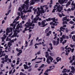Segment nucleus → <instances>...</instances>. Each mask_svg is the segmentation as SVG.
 <instances>
[{"instance_id": "1", "label": "nucleus", "mask_w": 75, "mask_h": 75, "mask_svg": "<svg viewBox=\"0 0 75 75\" xmlns=\"http://www.w3.org/2000/svg\"><path fill=\"white\" fill-rule=\"evenodd\" d=\"M29 7V6L26 5H25V4H23V6H21V7L22 8H23V9H24V8H25V7H26V10H28V9Z\"/></svg>"}, {"instance_id": "2", "label": "nucleus", "mask_w": 75, "mask_h": 75, "mask_svg": "<svg viewBox=\"0 0 75 75\" xmlns=\"http://www.w3.org/2000/svg\"><path fill=\"white\" fill-rule=\"evenodd\" d=\"M67 72L68 73L70 72V69L68 70V69H64L63 70V71H62V73H66V72Z\"/></svg>"}, {"instance_id": "3", "label": "nucleus", "mask_w": 75, "mask_h": 75, "mask_svg": "<svg viewBox=\"0 0 75 75\" xmlns=\"http://www.w3.org/2000/svg\"><path fill=\"white\" fill-rule=\"evenodd\" d=\"M46 21L45 20H44L43 22L42 23L43 25H42L40 26V27H45L46 25H48V23H47L46 24L45 23H46Z\"/></svg>"}, {"instance_id": "4", "label": "nucleus", "mask_w": 75, "mask_h": 75, "mask_svg": "<svg viewBox=\"0 0 75 75\" xmlns=\"http://www.w3.org/2000/svg\"><path fill=\"white\" fill-rule=\"evenodd\" d=\"M71 71H70V72H71L73 74H75V67H74V66H72L71 67Z\"/></svg>"}, {"instance_id": "5", "label": "nucleus", "mask_w": 75, "mask_h": 75, "mask_svg": "<svg viewBox=\"0 0 75 75\" xmlns=\"http://www.w3.org/2000/svg\"><path fill=\"white\" fill-rule=\"evenodd\" d=\"M40 1V0H31V1H30V3H33V4H34L35 2H39Z\"/></svg>"}, {"instance_id": "6", "label": "nucleus", "mask_w": 75, "mask_h": 75, "mask_svg": "<svg viewBox=\"0 0 75 75\" xmlns=\"http://www.w3.org/2000/svg\"><path fill=\"white\" fill-rule=\"evenodd\" d=\"M39 18H35L33 19V23H37L38 20Z\"/></svg>"}, {"instance_id": "7", "label": "nucleus", "mask_w": 75, "mask_h": 75, "mask_svg": "<svg viewBox=\"0 0 75 75\" xmlns=\"http://www.w3.org/2000/svg\"><path fill=\"white\" fill-rule=\"evenodd\" d=\"M57 9L59 10H61L62 11L63 10V7L62 6H61L60 5H59L58 6H57Z\"/></svg>"}, {"instance_id": "8", "label": "nucleus", "mask_w": 75, "mask_h": 75, "mask_svg": "<svg viewBox=\"0 0 75 75\" xmlns=\"http://www.w3.org/2000/svg\"><path fill=\"white\" fill-rule=\"evenodd\" d=\"M28 1H29V0H26V1H25V2H24L25 4L26 5V6H29L30 5V4H28Z\"/></svg>"}, {"instance_id": "9", "label": "nucleus", "mask_w": 75, "mask_h": 75, "mask_svg": "<svg viewBox=\"0 0 75 75\" xmlns=\"http://www.w3.org/2000/svg\"><path fill=\"white\" fill-rule=\"evenodd\" d=\"M43 22V21H42L41 23L40 22H38V25L39 26H41V25H42Z\"/></svg>"}, {"instance_id": "10", "label": "nucleus", "mask_w": 75, "mask_h": 75, "mask_svg": "<svg viewBox=\"0 0 75 75\" xmlns=\"http://www.w3.org/2000/svg\"><path fill=\"white\" fill-rule=\"evenodd\" d=\"M50 27H48V28L45 30V33H47V32H48V31L50 30Z\"/></svg>"}, {"instance_id": "11", "label": "nucleus", "mask_w": 75, "mask_h": 75, "mask_svg": "<svg viewBox=\"0 0 75 75\" xmlns=\"http://www.w3.org/2000/svg\"><path fill=\"white\" fill-rule=\"evenodd\" d=\"M46 53V55H45V57L46 58H48V57H49V53L48 52H45Z\"/></svg>"}, {"instance_id": "12", "label": "nucleus", "mask_w": 75, "mask_h": 75, "mask_svg": "<svg viewBox=\"0 0 75 75\" xmlns=\"http://www.w3.org/2000/svg\"><path fill=\"white\" fill-rule=\"evenodd\" d=\"M52 59H53V58H52L51 56H49L47 58V59H49V60H51Z\"/></svg>"}, {"instance_id": "13", "label": "nucleus", "mask_w": 75, "mask_h": 75, "mask_svg": "<svg viewBox=\"0 0 75 75\" xmlns=\"http://www.w3.org/2000/svg\"><path fill=\"white\" fill-rule=\"evenodd\" d=\"M6 33H10V30L9 29V28H7L6 30Z\"/></svg>"}, {"instance_id": "14", "label": "nucleus", "mask_w": 75, "mask_h": 75, "mask_svg": "<svg viewBox=\"0 0 75 75\" xmlns=\"http://www.w3.org/2000/svg\"><path fill=\"white\" fill-rule=\"evenodd\" d=\"M11 6H12V5L11 4V2L9 4V6L8 7V10H10V9L11 8Z\"/></svg>"}, {"instance_id": "15", "label": "nucleus", "mask_w": 75, "mask_h": 75, "mask_svg": "<svg viewBox=\"0 0 75 75\" xmlns=\"http://www.w3.org/2000/svg\"><path fill=\"white\" fill-rule=\"evenodd\" d=\"M72 40H73V41H75V35H74L72 36Z\"/></svg>"}, {"instance_id": "16", "label": "nucleus", "mask_w": 75, "mask_h": 75, "mask_svg": "<svg viewBox=\"0 0 75 75\" xmlns=\"http://www.w3.org/2000/svg\"><path fill=\"white\" fill-rule=\"evenodd\" d=\"M52 43L54 44V45H56V41L55 40H52Z\"/></svg>"}, {"instance_id": "17", "label": "nucleus", "mask_w": 75, "mask_h": 75, "mask_svg": "<svg viewBox=\"0 0 75 75\" xmlns=\"http://www.w3.org/2000/svg\"><path fill=\"white\" fill-rule=\"evenodd\" d=\"M23 52L22 51H21V52H19L17 54V56H20V55H21V54Z\"/></svg>"}, {"instance_id": "18", "label": "nucleus", "mask_w": 75, "mask_h": 75, "mask_svg": "<svg viewBox=\"0 0 75 75\" xmlns=\"http://www.w3.org/2000/svg\"><path fill=\"white\" fill-rule=\"evenodd\" d=\"M46 62H47L48 64H51V62L50 61V60L49 59H47Z\"/></svg>"}, {"instance_id": "19", "label": "nucleus", "mask_w": 75, "mask_h": 75, "mask_svg": "<svg viewBox=\"0 0 75 75\" xmlns=\"http://www.w3.org/2000/svg\"><path fill=\"white\" fill-rule=\"evenodd\" d=\"M61 11H62V9L61 10H60L57 8V10L56 11V12H57V11H58L59 13H60V12H61Z\"/></svg>"}, {"instance_id": "20", "label": "nucleus", "mask_w": 75, "mask_h": 75, "mask_svg": "<svg viewBox=\"0 0 75 75\" xmlns=\"http://www.w3.org/2000/svg\"><path fill=\"white\" fill-rule=\"evenodd\" d=\"M65 24H68V22H67L66 21H63L62 23L63 25Z\"/></svg>"}, {"instance_id": "21", "label": "nucleus", "mask_w": 75, "mask_h": 75, "mask_svg": "<svg viewBox=\"0 0 75 75\" xmlns=\"http://www.w3.org/2000/svg\"><path fill=\"white\" fill-rule=\"evenodd\" d=\"M7 35H6V34H5L3 35V37H2L6 39L7 38Z\"/></svg>"}, {"instance_id": "22", "label": "nucleus", "mask_w": 75, "mask_h": 75, "mask_svg": "<svg viewBox=\"0 0 75 75\" xmlns=\"http://www.w3.org/2000/svg\"><path fill=\"white\" fill-rule=\"evenodd\" d=\"M45 20V21H51V18H48V19H46Z\"/></svg>"}, {"instance_id": "23", "label": "nucleus", "mask_w": 75, "mask_h": 75, "mask_svg": "<svg viewBox=\"0 0 75 75\" xmlns=\"http://www.w3.org/2000/svg\"><path fill=\"white\" fill-rule=\"evenodd\" d=\"M67 40H65L63 42H62L63 45H64L65 43H66L67 42Z\"/></svg>"}, {"instance_id": "24", "label": "nucleus", "mask_w": 75, "mask_h": 75, "mask_svg": "<svg viewBox=\"0 0 75 75\" xmlns=\"http://www.w3.org/2000/svg\"><path fill=\"white\" fill-rule=\"evenodd\" d=\"M33 39H32L30 42V45H33Z\"/></svg>"}, {"instance_id": "25", "label": "nucleus", "mask_w": 75, "mask_h": 75, "mask_svg": "<svg viewBox=\"0 0 75 75\" xmlns=\"http://www.w3.org/2000/svg\"><path fill=\"white\" fill-rule=\"evenodd\" d=\"M27 13L31 12V9H28L27 11H26Z\"/></svg>"}, {"instance_id": "26", "label": "nucleus", "mask_w": 75, "mask_h": 75, "mask_svg": "<svg viewBox=\"0 0 75 75\" xmlns=\"http://www.w3.org/2000/svg\"><path fill=\"white\" fill-rule=\"evenodd\" d=\"M1 39H2V42H4V40H5L6 39H5V38L2 37L1 38Z\"/></svg>"}, {"instance_id": "27", "label": "nucleus", "mask_w": 75, "mask_h": 75, "mask_svg": "<svg viewBox=\"0 0 75 75\" xmlns=\"http://www.w3.org/2000/svg\"><path fill=\"white\" fill-rule=\"evenodd\" d=\"M49 54H50V55L52 56V57H54V54L53 53H50Z\"/></svg>"}, {"instance_id": "28", "label": "nucleus", "mask_w": 75, "mask_h": 75, "mask_svg": "<svg viewBox=\"0 0 75 75\" xmlns=\"http://www.w3.org/2000/svg\"><path fill=\"white\" fill-rule=\"evenodd\" d=\"M56 10H57V8H54V9H53L52 12V13H55V11Z\"/></svg>"}, {"instance_id": "29", "label": "nucleus", "mask_w": 75, "mask_h": 75, "mask_svg": "<svg viewBox=\"0 0 75 75\" xmlns=\"http://www.w3.org/2000/svg\"><path fill=\"white\" fill-rule=\"evenodd\" d=\"M16 50L17 51H18V52H20L21 51H22V50H19L18 49V48H17L16 49Z\"/></svg>"}, {"instance_id": "30", "label": "nucleus", "mask_w": 75, "mask_h": 75, "mask_svg": "<svg viewBox=\"0 0 75 75\" xmlns=\"http://www.w3.org/2000/svg\"><path fill=\"white\" fill-rule=\"evenodd\" d=\"M18 11H21L22 10V8H21V7H19L18 9Z\"/></svg>"}, {"instance_id": "31", "label": "nucleus", "mask_w": 75, "mask_h": 75, "mask_svg": "<svg viewBox=\"0 0 75 75\" xmlns=\"http://www.w3.org/2000/svg\"><path fill=\"white\" fill-rule=\"evenodd\" d=\"M63 38V39H65V38H66V36H65V35H62V37Z\"/></svg>"}, {"instance_id": "32", "label": "nucleus", "mask_w": 75, "mask_h": 75, "mask_svg": "<svg viewBox=\"0 0 75 75\" xmlns=\"http://www.w3.org/2000/svg\"><path fill=\"white\" fill-rule=\"evenodd\" d=\"M8 44L11 46L12 45V42H11V41H10V42H8Z\"/></svg>"}, {"instance_id": "33", "label": "nucleus", "mask_w": 75, "mask_h": 75, "mask_svg": "<svg viewBox=\"0 0 75 75\" xmlns=\"http://www.w3.org/2000/svg\"><path fill=\"white\" fill-rule=\"evenodd\" d=\"M69 24H74V22L73 21H70L69 22Z\"/></svg>"}, {"instance_id": "34", "label": "nucleus", "mask_w": 75, "mask_h": 75, "mask_svg": "<svg viewBox=\"0 0 75 75\" xmlns=\"http://www.w3.org/2000/svg\"><path fill=\"white\" fill-rule=\"evenodd\" d=\"M56 60L57 62H59V61H61V58H60L59 59H56Z\"/></svg>"}, {"instance_id": "35", "label": "nucleus", "mask_w": 75, "mask_h": 75, "mask_svg": "<svg viewBox=\"0 0 75 75\" xmlns=\"http://www.w3.org/2000/svg\"><path fill=\"white\" fill-rule=\"evenodd\" d=\"M18 31V30H17V29H15V30H13V32L14 33H17V31Z\"/></svg>"}, {"instance_id": "36", "label": "nucleus", "mask_w": 75, "mask_h": 75, "mask_svg": "<svg viewBox=\"0 0 75 75\" xmlns=\"http://www.w3.org/2000/svg\"><path fill=\"white\" fill-rule=\"evenodd\" d=\"M59 42L58 41H56V46H57V45H58V44H59Z\"/></svg>"}, {"instance_id": "37", "label": "nucleus", "mask_w": 75, "mask_h": 75, "mask_svg": "<svg viewBox=\"0 0 75 75\" xmlns=\"http://www.w3.org/2000/svg\"><path fill=\"white\" fill-rule=\"evenodd\" d=\"M20 18V16H18L16 18V21H17V20H18Z\"/></svg>"}, {"instance_id": "38", "label": "nucleus", "mask_w": 75, "mask_h": 75, "mask_svg": "<svg viewBox=\"0 0 75 75\" xmlns=\"http://www.w3.org/2000/svg\"><path fill=\"white\" fill-rule=\"evenodd\" d=\"M75 45H72V44H71L70 45V46L71 48H74V46Z\"/></svg>"}, {"instance_id": "39", "label": "nucleus", "mask_w": 75, "mask_h": 75, "mask_svg": "<svg viewBox=\"0 0 75 75\" xmlns=\"http://www.w3.org/2000/svg\"><path fill=\"white\" fill-rule=\"evenodd\" d=\"M23 13H27V11H25V9H24L23 10Z\"/></svg>"}, {"instance_id": "40", "label": "nucleus", "mask_w": 75, "mask_h": 75, "mask_svg": "<svg viewBox=\"0 0 75 75\" xmlns=\"http://www.w3.org/2000/svg\"><path fill=\"white\" fill-rule=\"evenodd\" d=\"M5 60H4V61H5V62H7L8 61V59H6V58H5Z\"/></svg>"}, {"instance_id": "41", "label": "nucleus", "mask_w": 75, "mask_h": 75, "mask_svg": "<svg viewBox=\"0 0 75 75\" xmlns=\"http://www.w3.org/2000/svg\"><path fill=\"white\" fill-rule=\"evenodd\" d=\"M14 22H13V23L12 24H11V27L12 26V27H13L14 26Z\"/></svg>"}, {"instance_id": "42", "label": "nucleus", "mask_w": 75, "mask_h": 75, "mask_svg": "<svg viewBox=\"0 0 75 75\" xmlns=\"http://www.w3.org/2000/svg\"><path fill=\"white\" fill-rule=\"evenodd\" d=\"M52 21L53 22V23H57V22H56V21H55V18H54V19Z\"/></svg>"}, {"instance_id": "43", "label": "nucleus", "mask_w": 75, "mask_h": 75, "mask_svg": "<svg viewBox=\"0 0 75 75\" xmlns=\"http://www.w3.org/2000/svg\"><path fill=\"white\" fill-rule=\"evenodd\" d=\"M42 62V60H41L39 62H35V64H38Z\"/></svg>"}, {"instance_id": "44", "label": "nucleus", "mask_w": 75, "mask_h": 75, "mask_svg": "<svg viewBox=\"0 0 75 75\" xmlns=\"http://www.w3.org/2000/svg\"><path fill=\"white\" fill-rule=\"evenodd\" d=\"M19 62H20V60L17 61V63H16V65H18V64H19Z\"/></svg>"}, {"instance_id": "45", "label": "nucleus", "mask_w": 75, "mask_h": 75, "mask_svg": "<svg viewBox=\"0 0 75 75\" xmlns=\"http://www.w3.org/2000/svg\"><path fill=\"white\" fill-rule=\"evenodd\" d=\"M37 9H38V11H41V10H40V7H38L37 8Z\"/></svg>"}, {"instance_id": "46", "label": "nucleus", "mask_w": 75, "mask_h": 75, "mask_svg": "<svg viewBox=\"0 0 75 75\" xmlns=\"http://www.w3.org/2000/svg\"><path fill=\"white\" fill-rule=\"evenodd\" d=\"M9 30H10L11 31H11H13V28L11 27L10 28Z\"/></svg>"}, {"instance_id": "47", "label": "nucleus", "mask_w": 75, "mask_h": 75, "mask_svg": "<svg viewBox=\"0 0 75 75\" xmlns=\"http://www.w3.org/2000/svg\"><path fill=\"white\" fill-rule=\"evenodd\" d=\"M12 72H13V70L11 69L10 71H9V74H11V73H12Z\"/></svg>"}, {"instance_id": "48", "label": "nucleus", "mask_w": 75, "mask_h": 75, "mask_svg": "<svg viewBox=\"0 0 75 75\" xmlns=\"http://www.w3.org/2000/svg\"><path fill=\"white\" fill-rule=\"evenodd\" d=\"M71 4V1H69L67 3V6H69Z\"/></svg>"}, {"instance_id": "49", "label": "nucleus", "mask_w": 75, "mask_h": 75, "mask_svg": "<svg viewBox=\"0 0 75 75\" xmlns=\"http://www.w3.org/2000/svg\"><path fill=\"white\" fill-rule=\"evenodd\" d=\"M40 9L42 10H44V8H43L42 6H40Z\"/></svg>"}, {"instance_id": "50", "label": "nucleus", "mask_w": 75, "mask_h": 75, "mask_svg": "<svg viewBox=\"0 0 75 75\" xmlns=\"http://www.w3.org/2000/svg\"><path fill=\"white\" fill-rule=\"evenodd\" d=\"M26 24H27V25H30V24H31V22H27L26 23Z\"/></svg>"}, {"instance_id": "51", "label": "nucleus", "mask_w": 75, "mask_h": 75, "mask_svg": "<svg viewBox=\"0 0 75 75\" xmlns=\"http://www.w3.org/2000/svg\"><path fill=\"white\" fill-rule=\"evenodd\" d=\"M75 55H73L72 56V60L73 61H74V60L75 59Z\"/></svg>"}, {"instance_id": "52", "label": "nucleus", "mask_w": 75, "mask_h": 75, "mask_svg": "<svg viewBox=\"0 0 75 75\" xmlns=\"http://www.w3.org/2000/svg\"><path fill=\"white\" fill-rule=\"evenodd\" d=\"M11 9H10V10H9L8 11L7 13H8V14H9V13H11Z\"/></svg>"}, {"instance_id": "53", "label": "nucleus", "mask_w": 75, "mask_h": 75, "mask_svg": "<svg viewBox=\"0 0 75 75\" xmlns=\"http://www.w3.org/2000/svg\"><path fill=\"white\" fill-rule=\"evenodd\" d=\"M71 11V10L70 9V8H69V9L67 10L68 13V11Z\"/></svg>"}, {"instance_id": "54", "label": "nucleus", "mask_w": 75, "mask_h": 75, "mask_svg": "<svg viewBox=\"0 0 75 75\" xmlns=\"http://www.w3.org/2000/svg\"><path fill=\"white\" fill-rule=\"evenodd\" d=\"M8 59L9 62H11V59H10L8 58Z\"/></svg>"}, {"instance_id": "55", "label": "nucleus", "mask_w": 75, "mask_h": 75, "mask_svg": "<svg viewBox=\"0 0 75 75\" xmlns=\"http://www.w3.org/2000/svg\"><path fill=\"white\" fill-rule=\"evenodd\" d=\"M8 56L7 55H6L5 56V58H6V59H7V58H8Z\"/></svg>"}, {"instance_id": "56", "label": "nucleus", "mask_w": 75, "mask_h": 75, "mask_svg": "<svg viewBox=\"0 0 75 75\" xmlns=\"http://www.w3.org/2000/svg\"><path fill=\"white\" fill-rule=\"evenodd\" d=\"M8 51L9 52H11V48L10 47L8 48Z\"/></svg>"}, {"instance_id": "57", "label": "nucleus", "mask_w": 75, "mask_h": 75, "mask_svg": "<svg viewBox=\"0 0 75 75\" xmlns=\"http://www.w3.org/2000/svg\"><path fill=\"white\" fill-rule=\"evenodd\" d=\"M49 73H44V75H48Z\"/></svg>"}, {"instance_id": "58", "label": "nucleus", "mask_w": 75, "mask_h": 75, "mask_svg": "<svg viewBox=\"0 0 75 75\" xmlns=\"http://www.w3.org/2000/svg\"><path fill=\"white\" fill-rule=\"evenodd\" d=\"M53 1L52 0H50V5H51V4H52V2Z\"/></svg>"}, {"instance_id": "59", "label": "nucleus", "mask_w": 75, "mask_h": 75, "mask_svg": "<svg viewBox=\"0 0 75 75\" xmlns=\"http://www.w3.org/2000/svg\"><path fill=\"white\" fill-rule=\"evenodd\" d=\"M64 19H65V21H66L67 20V17L66 16L65 17H64Z\"/></svg>"}, {"instance_id": "60", "label": "nucleus", "mask_w": 75, "mask_h": 75, "mask_svg": "<svg viewBox=\"0 0 75 75\" xmlns=\"http://www.w3.org/2000/svg\"><path fill=\"white\" fill-rule=\"evenodd\" d=\"M2 55L3 57H4L6 55V54L2 53Z\"/></svg>"}, {"instance_id": "61", "label": "nucleus", "mask_w": 75, "mask_h": 75, "mask_svg": "<svg viewBox=\"0 0 75 75\" xmlns=\"http://www.w3.org/2000/svg\"><path fill=\"white\" fill-rule=\"evenodd\" d=\"M15 29H16V30H19V28L18 27V26H16V28Z\"/></svg>"}, {"instance_id": "62", "label": "nucleus", "mask_w": 75, "mask_h": 75, "mask_svg": "<svg viewBox=\"0 0 75 75\" xmlns=\"http://www.w3.org/2000/svg\"><path fill=\"white\" fill-rule=\"evenodd\" d=\"M9 37L8 36H7V37L6 38V41H8V38Z\"/></svg>"}, {"instance_id": "63", "label": "nucleus", "mask_w": 75, "mask_h": 75, "mask_svg": "<svg viewBox=\"0 0 75 75\" xmlns=\"http://www.w3.org/2000/svg\"><path fill=\"white\" fill-rule=\"evenodd\" d=\"M50 34H49V33H46V36H50Z\"/></svg>"}, {"instance_id": "64", "label": "nucleus", "mask_w": 75, "mask_h": 75, "mask_svg": "<svg viewBox=\"0 0 75 75\" xmlns=\"http://www.w3.org/2000/svg\"><path fill=\"white\" fill-rule=\"evenodd\" d=\"M75 65V62H73L71 64V65Z\"/></svg>"}]
</instances>
